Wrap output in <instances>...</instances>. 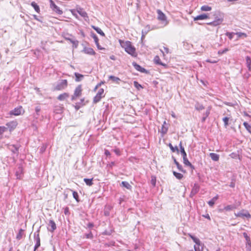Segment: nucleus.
<instances>
[{
  "instance_id": "nucleus-22",
  "label": "nucleus",
  "mask_w": 251,
  "mask_h": 251,
  "mask_svg": "<svg viewBox=\"0 0 251 251\" xmlns=\"http://www.w3.org/2000/svg\"><path fill=\"white\" fill-rule=\"evenodd\" d=\"M210 110H211V108L210 107H209L207 108V109L206 110V112L203 114V117L201 119V122L202 123H204L206 119L210 114Z\"/></svg>"
},
{
  "instance_id": "nucleus-53",
  "label": "nucleus",
  "mask_w": 251,
  "mask_h": 251,
  "mask_svg": "<svg viewBox=\"0 0 251 251\" xmlns=\"http://www.w3.org/2000/svg\"><path fill=\"white\" fill-rule=\"evenodd\" d=\"M239 38L241 37L242 36H244L246 37L247 36V34L245 33L242 32H237L235 33Z\"/></svg>"
},
{
  "instance_id": "nucleus-7",
  "label": "nucleus",
  "mask_w": 251,
  "mask_h": 251,
  "mask_svg": "<svg viewBox=\"0 0 251 251\" xmlns=\"http://www.w3.org/2000/svg\"><path fill=\"white\" fill-rule=\"evenodd\" d=\"M157 19L159 21L164 23L165 25H167L168 24V22L167 21V17L166 15L159 9L157 10Z\"/></svg>"
},
{
  "instance_id": "nucleus-17",
  "label": "nucleus",
  "mask_w": 251,
  "mask_h": 251,
  "mask_svg": "<svg viewBox=\"0 0 251 251\" xmlns=\"http://www.w3.org/2000/svg\"><path fill=\"white\" fill-rule=\"evenodd\" d=\"M199 185L197 183H195L191 190V194L193 195H196L199 191Z\"/></svg>"
},
{
  "instance_id": "nucleus-58",
  "label": "nucleus",
  "mask_w": 251,
  "mask_h": 251,
  "mask_svg": "<svg viewBox=\"0 0 251 251\" xmlns=\"http://www.w3.org/2000/svg\"><path fill=\"white\" fill-rule=\"evenodd\" d=\"M81 105L80 104H78V103H76L75 104V108L76 110H78L79 109V108L81 107Z\"/></svg>"
},
{
  "instance_id": "nucleus-46",
  "label": "nucleus",
  "mask_w": 251,
  "mask_h": 251,
  "mask_svg": "<svg viewBox=\"0 0 251 251\" xmlns=\"http://www.w3.org/2000/svg\"><path fill=\"white\" fill-rule=\"evenodd\" d=\"M91 37L94 39L95 44L98 43L99 42V38L95 33L92 32L91 33Z\"/></svg>"
},
{
  "instance_id": "nucleus-16",
  "label": "nucleus",
  "mask_w": 251,
  "mask_h": 251,
  "mask_svg": "<svg viewBox=\"0 0 251 251\" xmlns=\"http://www.w3.org/2000/svg\"><path fill=\"white\" fill-rule=\"evenodd\" d=\"M172 158L173 159L174 163L176 165L178 170L181 172L185 173L186 171L183 169L182 165L176 161V159L174 156L172 157Z\"/></svg>"
},
{
  "instance_id": "nucleus-9",
  "label": "nucleus",
  "mask_w": 251,
  "mask_h": 251,
  "mask_svg": "<svg viewBox=\"0 0 251 251\" xmlns=\"http://www.w3.org/2000/svg\"><path fill=\"white\" fill-rule=\"evenodd\" d=\"M56 229V225L54 221L52 220H50L48 223L47 229L49 231L53 233Z\"/></svg>"
},
{
  "instance_id": "nucleus-8",
  "label": "nucleus",
  "mask_w": 251,
  "mask_h": 251,
  "mask_svg": "<svg viewBox=\"0 0 251 251\" xmlns=\"http://www.w3.org/2000/svg\"><path fill=\"white\" fill-rule=\"evenodd\" d=\"M67 85L68 81L66 79L61 80V82L57 84L55 89L56 90H61L66 88Z\"/></svg>"
},
{
  "instance_id": "nucleus-19",
  "label": "nucleus",
  "mask_w": 251,
  "mask_h": 251,
  "mask_svg": "<svg viewBox=\"0 0 251 251\" xmlns=\"http://www.w3.org/2000/svg\"><path fill=\"white\" fill-rule=\"evenodd\" d=\"M235 215L238 217H246L248 218H250L251 217V215L248 212H247L246 213H243L242 212H239L237 213H235Z\"/></svg>"
},
{
  "instance_id": "nucleus-59",
  "label": "nucleus",
  "mask_w": 251,
  "mask_h": 251,
  "mask_svg": "<svg viewBox=\"0 0 251 251\" xmlns=\"http://www.w3.org/2000/svg\"><path fill=\"white\" fill-rule=\"evenodd\" d=\"M84 101V98H82L80 100V101L78 102V104H80L81 106H83V105H85V103H83Z\"/></svg>"
},
{
  "instance_id": "nucleus-64",
  "label": "nucleus",
  "mask_w": 251,
  "mask_h": 251,
  "mask_svg": "<svg viewBox=\"0 0 251 251\" xmlns=\"http://www.w3.org/2000/svg\"><path fill=\"white\" fill-rule=\"evenodd\" d=\"M114 151L115 152V153L117 154L118 155H120V150L119 149H115L114 150Z\"/></svg>"
},
{
  "instance_id": "nucleus-4",
  "label": "nucleus",
  "mask_w": 251,
  "mask_h": 251,
  "mask_svg": "<svg viewBox=\"0 0 251 251\" xmlns=\"http://www.w3.org/2000/svg\"><path fill=\"white\" fill-rule=\"evenodd\" d=\"M40 229H38L36 232L34 233V240L36 242L34 251H35L40 246V238L39 236Z\"/></svg>"
},
{
  "instance_id": "nucleus-55",
  "label": "nucleus",
  "mask_w": 251,
  "mask_h": 251,
  "mask_svg": "<svg viewBox=\"0 0 251 251\" xmlns=\"http://www.w3.org/2000/svg\"><path fill=\"white\" fill-rule=\"evenodd\" d=\"M185 165L187 166L190 167V168L191 169H192V170H194L195 169L194 166H193L190 162H188V163H187L186 164H185Z\"/></svg>"
},
{
  "instance_id": "nucleus-26",
  "label": "nucleus",
  "mask_w": 251,
  "mask_h": 251,
  "mask_svg": "<svg viewBox=\"0 0 251 251\" xmlns=\"http://www.w3.org/2000/svg\"><path fill=\"white\" fill-rule=\"evenodd\" d=\"M209 156L211 159L214 161H218L219 160V155L215 153H210Z\"/></svg>"
},
{
  "instance_id": "nucleus-42",
  "label": "nucleus",
  "mask_w": 251,
  "mask_h": 251,
  "mask_svg": "<svg viewBox=\"0 0 251 251\" xmlns=\"http://www.w3.org/2000/svg\"><path fill=\"white\" fill-rule=\"evenodd\" d=\"M173 174L177 179L179 180L182 179L183 176V175H182L181 174L177 173L175 171L173 172Z\"/></svg>"
},
{
  "instance_id": "nucleus-50",
  "label": "nucleus",
  "mask_w": 251,
  "mask_h": 251,
  "mask_svg": "<svg viewBox=\"0 0 251 251\" xmlns=\"http://www.w3.org/2000/svg\"><path fill=\"white\" fill-rule=\"evenodd\" d=\"M85 236L87 239H93V235L91 231H90L88 233L85 234Z\"/></svg>"
},
{
  "instance_id": "nucleus-11",
  "label": "nucleus",
  "mask_w": 251,
  "mask_h": 251,
  "mask_svg": "<svg viewBox=\"0 0 251 251\" xmlns=\"http://www.w3.org/2000/svg\"><path fill=\"white\" fill-rule=\"evenodd\" d=\"M132 65L137 71L141 73H143L145 74L149 73V71L148 70L142 67L141 66H140L139 64H138L135 62H132Z\"/></svg>"
},
{
  "instance_id": "nucleus-39",
  "label": "nucleus",
  "mask_w": 251,
  "mask_h": 251,
  "mask_svg": "<svg viewBox=\"0 0 251 251\" xmlns=\"http://www.w3.org/2000/svg\"><path fill=\"white\" fill-rule=\"evenodd\" d=\"M31 5L34 8L35 10L38 13H40V10L39 6L34 2H32Z\"/></svg>"
},
{
  "instance_id": "nucleus-5",
  "label": "nucleus",
  "mask_w": 251,
  "mask_h": 251,
  "mask_svg": "<svg viewBox=\"0 0 251 251\" xmlns=\"http://www.w3.org/2000/svg\"><path fill=\"white\" fill-rule=\"evenodd\" d=\"M7 148L14 154H16L17 155L19 154V149L20 147L19 144L13 145V144H7Z\"/></svg>"
},
{
  "instance_id": "nucleus-29",
  "label": "nucleus",
  "mask_w": 251,
  "mask_h": 251,
  "mask_svg": "<svg viewBox=\"0 0 251 251\" xmlns=\"http://www.w3.org/2000/svg\"><path fill=\"white\" fill-rule=\"evenodd\" d=\"M69 95L67 93H64L63 94H60L57 97V99L60 100H64L66 98H68Z\"/></svg>"
},
{
  "instance_id": "nucleus-40",
  "label": "nucleus",
  "mask_w": 251,
  "mask_h": 251,
  "mask_svg": "<svg viewBox=\"0 0 251 251\" xmlns=\"http://www.w3.org/2000/svg\"><path fill=\"white\" fill-rule=\"evenodd\" d=\"M169 147H170L171 150L172 152H174L176 151L177 153L179 152V150L178 149V147L177 146H176L175 147H174L172 144L170 143L169 144Z\"/></svg>"
},
{
  "instance_id": "nucleus-34",
  "label": "nucleus",
  "mask_w": 251,
  "mask_h": 251,
  "mask_svg": "<svg viewBox=\"0 0 251 251\" xmlns=\"http://www.w3.org/2000/svg\"><path fill=\"white\" fill-rule=\"evenodd\" d=\"M93 178H84L83 180L85 182L86 184L88 186H91L93 184Z\"/></svg>"
},
{
  "instance_id": "nucleus-48",
  "label": "nucleus",
  "mask_w": 251,
  "mask_h": 251,
  "mask_svg": "<svg viewBox=\"0 0 251 251\" xmlns=\"http://www.w3.org/2000/svg\"><path fill=\"white\" fill-rule=\"evenodd\" d=\"M223 121L224 123L225 127H226L228 125L229 118L225 117L223 118Z\"/></svg>"
},
{
  "instance_id": "nucleus-49",
  "label": "nucleus",
  "mask_w": 251,
  "mask_h": 251,
  "mask_svg": "<svg viewBox=\"0 0 251 251\" xmlns=\"http://www.w3.org/2000/svg\"><path fill=\"white\" fill-rule=\"evenodd\" d=\"M235 33H233V32H227L226 33V36H227L229 39L230 40H231L233 37V35Z\"/></svg>"
},
{
  "instance_id": "nucleus-33",
  "label": "nucleus",
  "mask_w": 251,
  "mask_h": 251,
  "mask_svg": "<svg viewBox=\"0 0 251 251\" xmlns=\"http://www.w3.org/2000/svg\"><path fill=\"white\" fill-rule=\"evenodd\" d=\"M207 24L214 26H216L221 24V21L220 20H218L217 21H215L214 20L213 22L208 23Z\"/></svg>"
},
{
  "instance_id": "nucleus-54",
  "label": "nucleus",
  "mask_w": 251,
  "mask_h": 251,
  "mask_svg": "<svg viewBox=\"0 0 251 251\" xmlns=\"http://www.w3.org/2000/svg\"><path fill=\"white\" fill-rule=\"evenodd\" d=\"M47 147V145L46 144L43 145L42 146V147H41V148L40 149V152L41 153L44 152L45 151V150H46Z\"/></svg>"
},
{
  "instance_id": "nucleus-62",
  "label": "nucleus",
  "mask_w": 251,
  "mask_h": 251,
  "mask_svg": "<svg viewBox=\"0 0 251 251\" xmlns=\"http://www.w3.org/2000/svg\"><path fill=\"white\" fill-rule=\"evenodd\" d=\"M246 251H251V246L246 245Z\"/></svg>"
},
{
  "instance_id": "nucleus-27",
  "label": "nucleus",
  "mask_w": 251,
  "mask_h": 251,
  "mask_svg": "<svg viewBox=\"0 0 251 251\" xmlns=\"http://www.w3.org/2000/svg\"><path fill=\"white\" fill-rule=\"evenodd\" d=\"M246 65L249 71H251V59L249 56L246 57Z\"/></svg>"
},
{
  "instance_id": "nucleus-36",
  "label": "nucleus",
  "mask_w": 251,
  "mask_h": 251,
  "mask_svg": "<svg viewBox=\"0 0 251 251\" xmlns=\"http://www.w3.org/2000/svg\"><path fill=\"white\" fill-rule=\"evenodd\" d=\"M195 108L197 110L200 111L204 109V107L202 104H200L199 102H197L195 105Z\"/></svg>"
},
{
  "instance_id": "nucleus-20",
  "label": "nucleus",
  "mask_w": 251,
  "mask_h": 251,
  "mask_svg": "<svg viewBox=\"0 0 251 251\" xmlns=\"http://www.w3.org/2000/svg\"><path fill=\"white\" fill-rule=\"evenodd\" d=\"M154 61L156 64L162 65L163 66H164L165 68L167 67V64L163 63L161 61L159 57L157 55L155 56L154 58Z\"/></svg>"
},
{
  "instance_id": "nucleus-30",
  "label": "nucleus",
  "mask_w": 251,
  "mask_h": 251,
  "mask_svg": "<svg viewBox=\"0 0 251 251\" xmlns=\"http://www.w3.org/2000/svg\"><path fill=\"white\" fill-rule=\"evenodd\" d=\"M121 186L126 188L128 190H131V185L127 181H122L120 184Z\"/></svg>"
},
{
  "instance_id": "nucleus-56",
  "label": "nucleus",
  "mask_w": 251,
  "mask_h": 251,
  "mask_svg": "<svg viewBox=\"0 0 251 251\" xmlns=\"http://www.w3.org/2000/svg\"><path fill=\"white\" fill-rule=\"evenodd\" d=\"M228 50V49L227 48H226L224 50H219L218 51V53L219 54H223V53H226V51H227Z\"/></svg>"
},
{
  "instance_id": "nucleus-25",
  "label": "nucleus",
  "mask_w": 251,
  "mask_h": 251,
  "mask_svg": "<svg viewBox=\"0 0 251 251\" xmlns=\"http://www.w3.org/2000/svg\"><path fill=\"white\" fill-rule=\"evenodd\" d=\"M75 78V80L76 82H79L81 81L84 78V75L78 73H75L74 74Z\"/></svg>"
},
{
  "instance_id": "nucleus-21",
  "label": "nucleus",
  "mask_w": 251,
  "mask_h": 251,
  "mask_svg": "<svg viewBox=\"0 0 251 251\" xmlns=\"http://www.w3.org/2000/svg\"><path fill=\"white\" fill-rule=\"evenodd\" d=\"M84 51L85 53L88 54L90 55H95V52L94 50L91 48H84Z\"/></svg>"
},
{
  "instance_id": "nucleus-41",
  "label": "nucleus",
  "mask_w": 251,
  "mask_h": 251,
  "mask_svg": "<svg viewBox=\"0 0 251 251\" xmlns=\"http://www.w3.org/2000/svg\"><path fill=\"white\" fill-rule=\"evenodd\" d=\"M70 190L73 192V195L74 198L76 200V201L77 202H79V196H78L77 192H75V191H73L72 190H71V189H70Z\"/></svg>"
},
{
  "instance_id": "nucleus-45",
  "label": "nucleus",
  "mask_w": 251,
  "mask_h": 251,
  "mask_svg": "<svg viewBox=\"0 0 251 251\" xmlns=\"http://www.w3.org/2000/svg\"><path fill=\"white\" fill-rule=\"evenodd\" d=\"M133 84H134V87L138 90H140L141 89H142L143 88V87H142V86L137 81H134L133 82Z\"/></svg>"
},
{
  "instance_id": "nucleus-13",
  "label": "nucleus",
  "mask_w": 251,
  "mask_h": 251,
  "mask_svg": "<svg viewBox=\"0 0 251 251\" xmlns=\"http://www.w3.org/2000/svg\"><path fill=\"white\" fill-rule=\"evenodd\" d=\"M22 111H24V110L22 106H20L19 107L15 108L13 110L11 111L10 112V114L11 115L18 116L21 114Z\"/></svg>"
},
{
  "instance_id": "nucleus-28",
  "label": "nucleus",
  "mask_w": 251,
  "mask_h": 251,
  "mask_svg": "<svg viewBox=\"0 0 251 251\" xmlns=\"http://www.w3.org/2000/svg\"><path fill=\"white\" fill-rule=\"evenodd\" d=\"M109 79L118 84H120V82L121 81L120 78L114 75H110L109 76Z\"/></svg>"
},
{
  "instance_id": "nucleus-12",
  "label": "nucleus",
  "mask_w": 251,
  "mask_h": 251,
  "mask_svg": "<svg viewBox=\"0 0 251 251\" xmlns=\"http://www.w3.org/2000/svg\"><path fill=\"white\" fill-rule=\"evenodd\" d=\"M77 12L81 16L84 18V20L86 21L89 20V17L88 16L87 13L83 10V8H81L80 7L77 8Z\"/></svg>"
},
{
  "instance_id": "nucleus-3",
  "label": "nucleus",
  "mask_w": 251,
  "mask_h": 251,
  "mask_svg": "<svg viewBox=\"0 0 251 251\" xmlns=\"http://www.w3.org/2000/svg\"><path fill=\"white\" fill-rule=\"evenodd\" d=\"M104 97V90L102 88H100L99 90L97 95L94 97L93 100V102L96 104L99 102L102 98Z\"/></svg>"
},
{
  "instance_id": "nucleus-35",
  "label": "nucleus",
  "mask_w": 251,
  "mask_h": 251,
  "mask_svg": "<svg viewBox=\"0 0 251 251\" xmlns=\"http://www.w3.org/2000/svg\"><path fill=\"white\" fill-rule=\"evenodd\" d=\"M189 236L191 237V238L193 240L194 242H195L198 246L200 245L201 241L199 239L192 235H190Z\"/></svg>"
},
{
  "instance_id": "nucleus-32",
  "label": "nucleus",
  "mask_w": 251,
  "mask_h": 251,
  "mask_svg": "<svg viewBox=\"0 0 251 251\" xmlns=\"http://www.w3.org/2000/svg\"><path fill=\"white\" fill-rule=\"evenodd\" d=\"M35 113L34 114L33 117L34 118L37 119L39 116V113L41 111V107L39 106H37L35 107Z\"/></svg>"
},
{
  "instance_id": "nucleus-57",
  "label": "nucleus",
  "mask_w": 251,
  "mask_h": 251,
  "mask_svg": "<svg viewBox=\"0 0 251 251\" xmlns=\"http://www.w3.org/2000/svg\"><path fill=\"white\" fill-rule=\"evenodd\" d=\"M243 235L244 238L246 239V240H249L250 239V237L248 235V234L246 232H244Z\"/></svg>"
},
{
  "instance_id": "nucleus-61",
  "label": "nucleus",
  "mask_w": 251,
  "mask_h": 251,
  "mask_svg": "<svg viewBox=\"0 0 251 251\" xmlns=\"http://www.w3.org/2000/svg\"><path fill=\"white\" fill-rule=\"evenodd\" d=\"M94 226V225L93 223H89L87 224V227L90 228L93 227Z\"/></svg>"
},
{
  "instance_id": "nucleus-44",
  "label": "nucleus",
  "mask_w": 251,
  "mask_h": 251,
  "mask_svg": "<svg viewBox=\"0 0 251 251\" xmlns=\"http://www.w3.org/2000/svg\"><path fill=\"white\" fill-rule=\"evenodd\" d=\"M166 124V122L165 121L164 122V124L162 125V129H161V133L163 135L165 134L168 131V127H166L165 126V125Z\"/></svg>"
},
{
  "instance_id": "nucleus-43",
  "label": "nucleus",
  "mask_w": 251,
  "mask_h": 251,
  "mask_svg": "<svg viewBox=\"0 0 251 251\" xmlns=\"http://www.w3.org/2000/svg\"><path fill=\"white\" fill-rule=\"evenodd\" d=\"M243 125L245 126V127L246 128V129L250 133H251V125H249L248 123L245 122L243 123Z\"/></svg>"
},
{
  "instance_id": "nucleus-15",
  "label": "nucleus",
  "mask_w": 251,
  "mask_h": 251,
  "mask_svg": "<svg viewBox=\"0 0 251 251\" xmlns=\"http://www.w3.org/2000/svg\"><path fill=\"white\" fill-rule=\"evenodd\" d=\"M209 18V16L208 14H202L200 15H198L194 18V21H198V20H203L205 19H207Z\"/></svg>"
},
{
  "instance_id": "nucleus-10",
  "label": "nucleus",
  "mask_w": 251,
  "mask_h": 251,
  "mask_svg": "<svg viewBox=\"0 0 251 251\" xmlns=\"http://www.w3.org/2000/svg\"><path fill=\"white\" fill-rule=\"evenodd\" d=\"M50 7L53 11L59 15H61L63 13L62 11L61 10L60 8L54 3L52 0H50Z\"/></svg>"
},
{
  "instance_id": "nucleus-31",
  "label": "nucleus",
  "mask_w": 251,
  "mask_h": 251,
  "mask_svg": "<svg viewBox=\"0 0 251 251\" xmlns=\"http://www.w3.org/2000/svg\"><path fill=\"white\" fill-rule=\"evenodd\" d=\"M92 27L96 31V32L99 33V34H100V35L102 36H105V34L101 30V29L98 27H97L96 26H94V25H92Z\"/></svg>"
},
{
  "instance_id": "nucleus-2",
  "label": "nucleus",
  "mask_w": 251,
  "mask_h": 251,
  "mask_svg": "<svg viewBox=\"0 0 251 251\" xmlns=\"http://www.w3.org/2000/svg\"><path fill=\"white\" fill-rule=\"evenodd\" d=\"M82 89L81 85H78L75 89L74 95L72 96L71 100H75L76 99L81 96L82 94Z\"/></svg>"
},
{
  "instance_id": "nucleus-37",
  "label": "nucleus",
  "mask_w": 251,
  "mask_h": 251,
  "mask_svg": "<svg viewBox=\"0 0 251 251\" xmlns=\"http://www.w3.org/2000/svg\"><path fill=\"white\" fill-rule=\"evenodd\" d=\"M24 232V230L23 229H22V228H21L19 230V232L17 235L16 239L19 240H21L23 237Z\"/></svg>"
},
{
  "instance_id": "nucleus-6",
  "label": "nucleus",
  "mask_w": 251,
  "mask_h": 251,
  "mask_svg": "<svg viewBox=\"0 0 251 251\" xmlns=\"http://www.w3.org/2000/svg\"><path fill=\"white\" fill-rule=\"evenodd\" d=\"M179 146L180 147V151L181 154V155L183 157V163L184 165L186 164L187 163H188L189 160L187 158V154L186 152L185 151L184 148L182 146V142L180 141L179 144Z\"/></svg>"
},
{
  "instance_id": "nucleus-47",
  "label": "nucleus",
  "mask_w": 251,
  "mask_h": 251,
  "mask_svg": "<svg viewBox=\"0 0 251 251\" xmlns=\"http://www.w3.org/2000/svg\"><path fill=\"white\" fill-rule=\"evenodd\" d=\"M68 40H69L74 46H75V48H76L78 44V42L77 40H74L72 39L68 38L67 39Z\"/></svg>"
},
{
  "instance_id": "nucleus-18",
  "label": "nucleus",
  "mask_w": 251,
  "mask_h": 251,
  "mask_svg": "<svg viewBox=\"0 0 251 251\" xmlns=\"http://www.w3.org/2000/svg\"><path fill=\"white\" fill-rule=\"evenodd\" d=\"M151 30V28L150 25H147L145 28L142 30V38H144Z\"/></svg>"
},
{
  "instance_id": "nucleus-38",
  "label": "nucleus",
  "mask_w": 251,
  "mask_h": 251,
  "mask_svg": "<svg viewBox=\"0 0 251 251\" xmlns=\"http://www.w3.org/2000/svg\"><path fill=\"white\" fill-rule=\"evenodd\" d=\"M212 7L206 5H202L201 7V10L202 11H209L211 10Z\"/></svg>"
},
{
  "instance_id": "nucleus-14",
  "label": "nucleus",
  "mask_w": 251,
  "mask_h": 251,
  "mask_svg": "<svg viewBox=\"0 0 251 251\" xmlns=\"http://www.w3.org/2000/svg\"><path fill=\"white\" fill-rule=\"evenodd\" d=\"M214 16L215 17V21H217L218 20H220L221 21V24L224 21V16L223 13L219 11H217L215 13Z\"/></svg>"
},
{
  "instance_id": "nucleus-51",
  "label": "nucleus",
  "mask_w": 251,
  "mask_h": 251,
  "mask_svg": "<svg viewBox=\"0 0 251 251\" xmlns=\"http://www.w3.org/2000/svg\"><path fill=\"white\" fill-rule=\"evenodd\" d=\"M151 183L153 186H155V184H156V177L155 176H151Z\"/></svg>"
},
{
  "instance_id": "nucleus-1",
  "label": "nucleus",
  "mask_w": 251,
  "mask_h": 251,
  "mask_svg": "<svg viewBox=\"0 0 251 251\" xmlns=\"http://www.w3.org/2000/svg\"><path fill=\"white\" fill-rule=\"evenodd\" d=\"M124 47L125 51L128 54L133 55L135 53V49L132 46L130 42H126Z\"/></svg>"
},
{
  "instance_id": "nucleus-52",
  "label": "nucleus",
  "mask_w": 251,
  "mask_h": 251,
  "mask_svg": "<svg viewBox=\"0 0 251 251\" xmlns=\"http://www.w3.org/2000/svg\"><path fill=\"white\" fill-rule=\"evenodd\" d=\"M7 130V127H6L4 126H0V135L2 134L4 132L6 131Z\"/></svg>"
},
{
  "instance_id": "nucleus-24",
  "label": "nucleus",
  "mask_w": 251,
  "mask_h": 251,
  "mask_svg": "<svg viewBox=\"0 0 251 251\" xmlns=\"http://www.w3.org/2000/svg\"><path fill=\"white\" fill-rule=\"evenodd\" d=\"M219 196L217 195L216 196L213 197L211 200L208 201V204L210 207H213L215 204V201L218 199Z\"/></svg>"
},
{
  "instance_id": "nucleus-63",
  "label": "nucleus",
  "mask_w": 251,
  "mask_h": 251,
  "mask_svg": "<svg viewBox=\"0 0 251 251\" xmlns=\"http://www.w3.org/2000/svg\"><path fill=\"white\" fill-rule=\"evenodd\" d=\"M101 84H103V82H101L99 83H98L95 87V89H94V90H96V89H97L99 87H100L101 85Z\"/></svg>"
},
{
  "instance_id": "nucleus-60",
  "label": "nucleus",
  "mask_w": 251,
  "mask_h": 251,
  "mask_svg": "<svg viewBox=\"0 0 251 251\" xmlns=\"http://www.w3.org/2000/svg\"><path fill=\"white\" fill-rule=\"evenodd\" d=\"M104 154L106 156H108L111 155L110 151L107 150H105Z\"/></svg>"
},
{
  "instance_id": "nucleus-23",
  "label": "nucleus",
  "mask_w": 251,
  "mask_h": 251,
  "mask_svg": "<svg viewBox=\"0 0 251 251\" xmlns=\"http://www.w3.org/2000/svg\"><path fill=\"white\" fill-rule=\"evenodd\" d=\"M236 208V206L234 204L228 205L225 206L223 209H221L220 210L221 211L226 210V211H231Z\"/></svg>"
}]
</instances>
